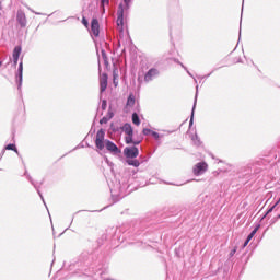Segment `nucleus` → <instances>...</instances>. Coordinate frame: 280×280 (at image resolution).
<instances>
[{
    "label": "nucleus",
    "instance_id": "1",
    "mask_svg": "<svg viewBox=\"0 0 280 280\" xmlns=\"http://www.w3.org/2000/svg\"><path fill=\"white\" fill-rule=\"evenodd\" d=\"M122 131L125 132V135H127L125 137V142L127 143V145H130V143H132L133 145H139V143L143 141V137H140L138 140L132 139L135 130L132 129V125L128 122L122 126Z\"/></svg>",
    "mask_w": 280,
    "mask_h": 280
},
{
    "label": "nucleus",
    "instance_id": "2",
    "mask_svg": "<svg viewBox=\"0 0 280 280\" xmlns=\"http://www.w3.org/2000/svg\"><path fill=\"white\" fill-rule=\"evenodd\" d=\"M106 136V132L104 131V129H100L96 132V139H95V145L98 150H103L106 141H104V137Z\"/></svg>",
    "mask_w": 280,
    "mask_h": 280
},
{
    "label": "nucleus",
    "instance_id": "3",
    "mask_svg": "<svg viewBox=\"0 0 280 280\" xmlns=\"http://www.w3.org/2000/svg\"><path fill=\"white\" fill-rule=\"evenodd\" d=\"M207 170H209V164H207L206 162H199L195 165L192 172L195 176H200L201 174H205Z\"/></svg>",
    "mask_w": 280,
    "mask_h": 280
},
{
    "label": "nucleus",
    "instance_id": "4",
    "mask_svg": "<svg viewBox=\"0 0 280 280\" xmlns=\"http://www.w3.org/2000/svg\"><path fill=\"white\" fill-rule=\"evenodd\" d=\"M124 154L127 159H137L139 156V149L137 147H127L124 150Z\"/></svg>",
    "mask_w": 280,
    "mask_h": 280
},
{
    "label": "nucleus",
    "instance_id": "5",
    "mask_svg": "<svg viewBox=\"0 0 280 280\" xmlns=\"http://www.w3.org/2000/svg\"><path fill=\"white\" fill-rule=\"evenodd\" d=\"M119 32H124V5H119L118 12H117V21Z\"/></svg>",
    "mask_w": 280,
    "mask_h": 280
},
{
    "label": "nucleus",
    "instance_id": "6",
    "mask_svg": "<svg viewBox=\"0 0 280 280\" xmlns=\"http://www.w3.org/2000/svg\"><path fill=\"white\" fill-rule=\"evenodd\" d=\"M16 21L21 27H27V18L25 16V12L19 10Z\"/></svg>",
    "mask_w": 280,
    "mask_h": 280
},
{
    "label": "nucleus",
    "instance_id": "7",
    "mask_svg": "<svg viewBox=\"0 0 280 280\" xmlns=\"http://www.w3.org/2000/svg\"><path fill=\"white\" fill-rule=\"evenodd\" d=\"M159 75V69L151 68L145 74H144V82H152L154 78Z\"/></svg>",
    "mask_w": 280,
    "mask_h": 280
},
{
    "label": "nucleus",
    "instance_id": "8",
    "mask_svg": "<svg viewBox=\"0 0 280 280\" xmlns=\"http://www.w3.org/2000/svg\"><path fill=\"white\" fill-rule=\"evenodd\" d=\"M100 89H101V93H104V91L108 89V74L102 73L100 75Z\"/></svg>",
    "mask_w": 280,
    "mask_h": 280
},
{
    "label": "nucleus",
    "instance_id": "9",
    "mask_svg": "<svg viewBox=\"0 0 280 280\" xmlns=\"http://www.w3.org/2000/svg\"><path fill=\"white\" fill-rule=\"evenodd\" d=\"M105 148L108 150V152H114V154H119V152H121L117 144L110 140H105Z\"/></svg>",
    "mask_w": 280,
    "mask_h": 280
},
{
    "label": "nucleus",
    "instance_id": "10",
    "mask_svg": "<svg viewBox=\"0 0 280 280\" xmlns=\"http://www.w3.org/2000/svg\"><path fill=\"white\" fill-rule=\"evenodd\" d=\"M91 31L94 34V36H100V22L97 21V19L92 20Z\"/></svg>",
    "mask_w": 280,
    "mask_h": 280
},
{
    "label": "nucleus",
    "instance_id": "11",
    "mask_svg": "<svg viewBox=\"0 0 280 280\" xmlns=\"http://www.w3.org/2000/svg\"><path fill=\"white\" fill-rule=\"evenodd\" d=\"M21 51H22V48L21 46H16L14 49H13V65L14 67H16V65H19V58L21 56Z\"/></svg>",
    "mask_w": 280,
    "mask_h": 280
},
{
    "label": "nucleus",
    "instance_id": "12",
    "mask_svg": "<svg viewBox=\"0 0 280 280\" xmlns=\"http://www.w3.org/2000/svg\"><path fill=\"white\" fill-rule=\"evenodd\" d=\"M257 231H259V225H257L252 232L250 234L247 236L243 248H246L248 246V243L250 242V240H253V237H255V235L257 234Z\"/></svg>",
    "mask_w": 280,
    "mask_h": 280
},
{
    "label": "nucleus",
    "instance_id": "13",
    "mask_svg": "<svg viewBox=\"0 0 280 280\" xmlns=\"http://www.w3.org/2000/svg\"><path fill=\"white\" fill-rule=\"evenodd\" d=\"M113 82L115 88L119 86V70H117V68L113 70Z\"/></svg>",
    "mask_w": 280,
    "mask_h": 280
},
{
    "label": "nucleus",
    "instance_id": "14",
    "mask_svg": "<svg viewBox=\"0 0 280 280\" xmlns=\"http://www.w3.org/2000/svg\"><path fill=\"white\" fill-rule=\"evenodd\" d=\"M132 124H135V126L141 125V119H139V115L137 113L132 114Z\"/></svg>",
    "mask_w": 280,
    "mask_h": 280
},
{
    "label": "nucleus",
    "instance_id": "15",
    "mask_svg": "<svg viewBox=\"0 0 280 280\" xmlns=\"http://www.w3.org/2000/svg\"><path fill=\"white\" fill-rule=\"evenodd\" d=\"M127 108L130 107L132 108V106H135V96L129 95L128 100H127V104H126Z\"/></svg>",
    "mask_w": 280,
    "mask_h": 280
},
{
    "label": "nucleus",
    "instance_id": "16",
    "mask_svg": "<svg viewBox=\"0 0 280 280\" xmlns=\"http://www.w3.org/2000/svg\"><path fill=\"white\" fill-rule=\"evenodd\" d=\"M240 62H242V59L235 54H232V65H237Z\"/></svg>",
    "mask_w": 280,
    "mask_h": 280
},
{
    "label": "nucleus",
    "instance_id": "17",
    "mask_svg": "<svg viewBox=\"0 0 280 280\" xmlns=\"http://www.w3.org/2000/svg\"><path fill=\"white\" fill-rule=\"evenodd\" d=\"M128 165H132L133 167H139L141 163H139V160H128L127 161Z\"/></svg>",
    "mask_w": 280,
    "mask_h": 280
},
{
    "label": "nucleus",
    "instance_id": "18",
    "mask_svg": "<svg viewBox=\"0 0 280 280\" xmlns=\"http://www.w3.org/2000/svg\"><path fill=\"white\" fill-rule=\"evenodd\" d=\"M19 78H20V82L23 81V62H20V66H19Z\"/></svg>",
    "mask_w": 280,
    "mask_h": 280
},
{
    "label": "nucleus",
    "instance_id": "19",
    "mask_svg": "<svg viewBox=\"0 0 280 280\" xmlns=\"http://www.w3.org/2000/svg\"><path fill=\"white\" fill-rule=\"evenodd\" d=\"M108 121H110V118L107 116H104L101 120L100 124H108Z\"/></svg>",
    "mask_w": 280,
    "mask_h": 280
},
{
    "label": "nucleus",
    "instance_id": "20",
    "mask_svg": "<svg viewBox=\"0 0 280 280\" xmlns=\"http://www.w3.org/2000/svg\"><path fill=\"white\" fill-rule=\"evenodd\" d=\"M5 150H13V152H16V145L15 144H8L5 147Z\"/></svg>",
    "mask_w": 280,
    "mask_h": 280
},
{
    "label": "nucleus",
    "instance_id": "21",
    "mask_svg": "<svg viewBox=\"0 0 280 280\" xmlns=\"http://www.w3.org/2000/svg\"><path fill=\"white\" fill-rule=\"evenodd\" d=\"M142 133H143L144 136L152 135V130H150V129H143V130H142Z\"/></svg>",
    "mask_w": 280,
    "mask_h": 280
},
{
    "label": "nucleus",
    "instance_id": "22",
    "mask_svg": "<svg viewBox=\"0 0 280 280\" xmlns=\"http://www.w3.org/2000/svg\"><path fill=\"white\" fill-rule=\"evenodd\" d=\"M82 23L85 27H89V21L86 20V18H82Z\"/></svg>",
    "mask_w": 280,
    "mask_h": 280
},
{
    "label": "nucleus",
    "instance_id": "23",
    "mask_svg": "<svg viewBox=\"0 0 280 280\" xmlns=\"http://www.w3.org/2000/svg\"><path fill=\"white\" fill-rule=\"evenodd\" d=\"M106 117L110 119L112 117H115V114L112 110H109Z\"/></svg>",
    "mask_w": 280,
    "mask_h": 280
},
{
    "label": "nucleus",
    "instance_id": "24",
    "mask_svg": "<svg viewBox=\"0 0 280 280\" xmlns=\"http://www.w3.org/2000/svg\"><path fill=\"white\" fill-rule=\"evenodd\" d=\"M151 135H152V137H154V139L160 138L159 132H156V131H152Z\"/></svg>",
    "mask_w": 280,
    "mask_h": 280
},
{
    "label": "nucleus",
    "instance_id": "25",
    "mask_svg": "<svg viewBox=\"0 0 280 280\" xmlns=\"http://www.w3.org/2000/svg\"><path fill=\"white\" fill-rule=\"evenodd\" d=\"M235 253H237V247H234L231 253H230V257H233V255H235Z\"/></svg>",
    "mask_w": 280,
    "mask_h": 280
},
{
    "label": "nucleus",
    "instance_id": "26",
    "mask_svg": "<svg viewBox=\"0 0 280 280\" xmlns=\"http://www.w3.org/2000/svg\"><path fill=\"white\" fill-rule=\"evenodd\" d=\"M110 0H101L102 5H106L109 3Z\"/></svg>",
    "mask_w": 280,
    "mask_h": 280
},
{
    "label": "nucleus",
    "instance_id": "27",
    "mask_svg": "<svg viewBox=\"0 0 280 280\" xmlns=\"http://www.w3.org/2000/svg\"><path fill=\"white\" fill-rule=\"evenodd\" d=\"M102 108H103V110H106V101H103Z\"/></svg>",
    "mask_w": 280,
    "mask_h": 280
},
{
    "label": "nucleus",
    "instance_id": "28",
    "mask_svg": "<svg viewBox=\"0 0 280 280\" xmlns=\"http://www.w3.org/2000/svg\"><path fill=\"white\" fill-rule=\"evenodd\" d=\"M275 207H277V205H275L273 207H271V208L267 211V213H272Z\"/></svg>",
    "mask_w": 280,
    "mask_h": 280
},
{
    "label": "nucleus",
    "instance_id": "29",
    "mask_svg": "<svg viewBox=\"0 0 280 280\" xmlns=\"http://www.w3.org/2000/svg\"><path fill=\"white\" fill-rule=\"evenodd\" d=\"M124 1H125L126 5H127V8H128V5H129V3H130V0H124Z\"/></svg>",
    "mask_w": 280,
    "mask_h": 280
},
{
    "label": "nucleus",
    "instance_id": "30",
    "mask_svg": "<svg viewBox=\"0 0 280 280\" xmlns=\"http://www.w3.org/2000/svg\"><path fill=\"white\" fill-rule=\"evenodd\" d=\"M0 10H1V2H0Z\"/></svg>",
    "mask_w": 280,
    "mask_h": 280
},
{
    "label": "nucleus",
    "instance_id": "31",
    "mask_svg": "<svg viewBox=\"0 0 280 280\" xmlns=\"http://www.w3.org/2000/svg\"><path fill=\"white\" fill-rule=\"evenodd\" d=\"M0 67H1V61H0Z\"/></svg>",
    "mask_w": 280,
    "mask_h": 280
}]
</instances>
